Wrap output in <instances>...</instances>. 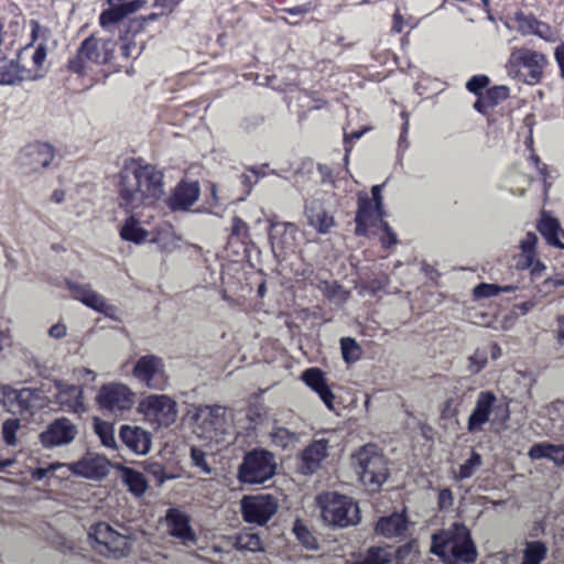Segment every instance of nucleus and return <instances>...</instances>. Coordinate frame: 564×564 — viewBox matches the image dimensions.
<instances>
[{
  "label": "nucleus",
  "instance_id": "f257e3e1",
  "mask_svg": "<svg viewBox=\"0 0 564 564\" xmlns=\"http://www.w3.org/2000/svg\"><path fill=\"white\" fill-rule=\"evenodd\" d=\"M163 174L154 166L130 161L119 174V206L123 209L153 210L164 196Z\"/></svg>",
  "mask_w": 564,
  "mask_h": 564
},
{
  "label": "nucleus",
  "instance_id": "f03ea898",
  "mask_svg": "<svg viewBox=\"0 0 564 564\" xmlns=\"http://www.w3.org/2000/svg\"><path fill=\"white\" fill-rule=\"evenodd\" d=\"M193 432L207 446L228 442L231 420L223 406H202L193 415Z\"/></svg>",
  "mask_w": 564,
  "mask_h": 564
},
{
  "label": "nucleus",
  "instance_id": "7ed1b4c3",
  "mask_svg": "<svg viewBox=\"0 0 564 564\" xmlns=\"http://www.w3.org/2000/svg\"><path fill=\"white\" fill-rule=\"evenodd\" d=\"M431 551L446 560L452 558L463 563H474L477 558V551L468 529L457 523L433 535Z\"/></svg>",
  "mask_w": 564,
  "mask_h": 564
},
{
  "label": "nucleus",
  "instance_id": "20e7f679",
  "mask_svg": "<svg viewBox=\"0 0 564 564\" xmlns=\"http://www.w3.org/2000/svg\"><path fill=\"white\" fill-rule=\"evenodd\" d=\"M87 540L96 553L106 557L119 560L132 551V538L128 530L118 531L107 522L91 524L87 531Z\"/></svg>",
  "mask_w": 564,
  "mask_h": 564
},
{
  "label": "nucleus",
  "instance_id": "39448f33",
  "mask_svg": "<svg viewBox=\"0 0 564 564\" xmlns=\"http://www.w3.org/2000/svg\"><path fill=\"white\" fill-rule=\"evenodd\" d=\"M31 26L33 41L41 42L36 46L28 45L18 53L15 62L20 82L40 79L47 72L45 41L50 36V31L42 28L37 21H32Z\"/></svg>",
  "mask_w": 564,
  "mask_h": 564
},
{
  "label": "nucleus",
  "instance_id": "423d86ee",
  "mask_svg": "<svg viewBox=\"0 0 564 564\" xmlns=\"http://www.w3.org/2000/svg\"><path fill=\"white\" fill-rule=\"evenodd\" d=\"M546 65L547 58L543 53L525 46H513L505 68L509 77L534 85L543 77Z\"/></svg>",
  "mask_w": 564,
  "mask_h": 564
},
{
  "label": "nucleus",
  "instance_id": "0eeeda50",
  "mask_svg": "<svg viewBox=\"0 0 564 564\" xmlns=\"http://www.w3.org/2000/svg\"><path fill=\"white\" fill-rule=\"evenodd\" d=\"M352 467L370 491L378 490L389 475L388 460L377 446L368 444L352 455Z\"/></svg>",
  "mask_w": 564,
  "mask_h": 564
},
{
  "label": "nucleus",
  "instance_id": "6e6552de",
  "mask_svg": "<svg viewBox=\"0 0 564 564\" xmlns=\"http://www.w3.org/2000/svg\"><path fill=\"white\" fill-rule=\"evenodd\" d=\"M323 522L329 527L346 528L360 521L359 507L349 497L324 492L316 498Z\"/></svg>",
  "mask_w": 564,
  "mask_h": 564
},
{
  "label": "nucleus",
  "instance_id": "1a4fd4ad",
  "mask_svg": "<svg viewBox=\"0 0 564 564\" xmlns=\"http://www.w3.org/2000/svg\"><path fill=\"white\" fill-rule=\"evenodd\" d=\"M142 421L152 430L166 429L176 422L177 402L164 393H151L142 398L137 406Z\"/></svg>",
  "mask_w": 564,
  "mask_h": 564
},
{
  "label": "nucleus",
  "instance_id": "9d476101",
  "mask_svg": "<svg viewBox=\"0 0 564 564\" xmlns=\"http://www.w3.org/2000/svg\"><path fill=\"white\" fill-rule=\"evenodd\" d=\"M113 40H104L90 36L86 39L77 51L76 56L69 61V68L78 74L97 65L108 63L115 53Z\"/></svg>",
  "mask_w": 564,
  "mask_h": 564
},
{
  "label": "nucleus",
  "instance_id": "9b49d317",
  "mask_svg": "<svg viewBox=\"0 0 564 564\" xmlns=\"http://www.w3.org/2000/svg\"><path fill=\"white\" fill-rule=\"evenodd\" d=\"M133 379L154 391H165L170 387L166 365L160 356L149 354L138 358L132 368Z\"/></svg>",
  "mask_w": 564,
  "mask_h": 564
},
{
  "label": "nucleus",
  "instance_id": "f8f14e48",
  "mask_svg": "<svg viewBox=\"0 0 564 564\" xmlns=\"http://www.w3.org/2000/svg\"><path fill=\"white\" fill-rule=\"evenodd\" d=\"M276 469L273 454L264 449L248 453L238 469V479L248 485L263 484L270 479Z\"/></svg>",
  "mask_w": 564,
  "mask_h": 564
},
{
  "label": "nucleus",
  "instance_id": "ddd939ff",
  "mask_svg": "<svg viewBox=\"0 0 564 564\" xmlns=\"http://www.w3.org/2000/svg\"><path fill=\"white\" fill-rule=\"evenodd\" d=\"M135 397V392L128 384L109 382L99 388L95 400L101 410L118 415L133 408Z\"/></svg>",
  "mask_w": 564,
  "mask_h": 564
},
{
  "label": "nucleus",
  "instance_id": "4468645a",
  "mask_svg": "<svg viewBox=\"0 0 564 564\" xmlns=\"http://www.w3.org/2000/svg\"><path fill=\"white\" fill-rule=\"evenodd\" d=\"M279 500L270 494L248 495L240 500L241 516L245 522L265 525L278 512Z\"/></svg>",
  "mask_w": 564,
  "mask_h": 564
},
{
  "label": "nucleus",
  "instance_id": "2eb2a0df",
  "mask_svg": "<svg viewBox=\"0 0 564 564\" xmlns=\"http://www.w3.org/2000/svg\"><path fill=\"white\" fill-rule=\"evenodd\" d=\"M126 218L119 227V237L138 246L148 243L151 230L148 228L154 218L152 210L124 209Z\"/></svg>",
  "mask_w": 564,
  "mask_h": 564
},
{
  "label": "nucleus",
  "instance_id": "dca6fc26",
  "mask_svg": "<svg viewBox=\"0 0 564 564\" xmlns=\"http://www.w3.org/2000/svg\"><path fill=\"white\" fill-rule=\"evenodd\" d=\"M383 188L382 185H375L371 188L372 199L371 203L366 196L359 195V207L356 216V234L366 235L368 232V223H379L380 226L388 230V224L383 220V197L381 195Z\"/></svg>",
  "mask_w": 564,
  "mask_h": 564
},
{
  "label": "nucleus",
  "instance_id": "f3484780",
  "mask_svg": "<svg viewBox=\"0 0 564 564\" xmlns=\"http://www.w3.org/2000/svg\"><path fill=\"white\" fill-rule=\"evenodd\" d=\"M54 155V150L50 144L34 142L19 151L15 162L24 174H35L50 166Z\"/></svg>",
  "mask_w": 564,
  "mask_h": 564
},
{
  "label": "nucleus",
  "instance_id": "a211bd4d",
  "mask_svg": "<svg viewBox=\"0 0 564 564\" xmlns=\"http://www.w3.org/2000/svg\"><path fill=\"white\" fill-rule=\"evenodd\" d=\"M110 466L111 464L106 457L95 453H87L77 462L65 464L63 476L66 477L68 474H74L86 479L99 480L108 475Z\"/></svg>",
  "mask_w": 564,
  "mask_h": 564
},
{
  "label": "nucleus",
  "instance_id": "6ab92c4d",
  "mask_svg": "<svg viewBox=\"0 0 564 564\" xmlns=\"http://www.w3.org/2000/svg\"><path fill=\"white\" fill-rule=\"evenodd\" d=\"M67 286L75 300L111 319L120 321L121 313L119 308L109 304L102 295L98 294L89 285L68 282Z\"/></svg>",
  "mask_w": 564,
  "mask_h": 564
},
{
  "label": "nucleus",
  "instance_id": "aec40b11",
  "mask_svg": "<svg viewBox=\"0 0 564 564\" xmlns=\"http://www.w3.org/2000/svg\"><path fill=\"white\" fill-rule=\"evenodd\" d=\"M77 434V426L69 419L58 417L40 434V442L45 448L64 446L70 444Z\"/></svg>",
  "mask_w": 564,
  "mask_h": 564
},
{
  "label": "nucleus",
  "instance_id": "412c9836",
  "mask_svg": "<svg viewBox=\"0 0 564 564\" xmlns=\"http://www.w3.org/2000/svg\"><path fill=\"white\" fill-rule=\"evenodd\" d=\"M498 410L497 398L492 392L482 391L478 394L475 406L468 417L467 430L471 433L479 432L491 420Z\"/></svg>",
  "mask_w": 564,
  "mask_h": 564
},
{
  "label": "nucleus",
  "instance_id": "4be33fe9",
  "mask_svg": "<svg viewBox=\"0 0 564 564\" xmlns=\"http://www.w3.org/2000/svg\"><path fill=\"white\" fill-rule=\"evenodd\" d=\"M329 441L319 438L312 442L299 455L297 470L302 475H312L318 470L328 456Z\"/></svg>",
  "mask_w": 564,
  "mask_h": 564
},
{
  "label": "nucleus",
  "instance_id": "5701e85b",
  "mask_svg": "<svg viewBox=\"0 0 564 564\" xmlns=\"http://www.w3.org/2000/svg\"><path fill=\"white\" fill-rule=\"evenodd\" d=\"M164 522L167 532L184 545L191 546L196 543V534L189 525V517L182 510L177 508L167 510Z\"/></svg>",
  "mask_w": 564,
  "mask_h": 564
},
{
  "label": "nucleus",
  "instance_id": "b1692460",
  "mask_svg": "<svg viewBox=\"0 0 564 564\" xmlns=\"http://www.w3.org/2000/svg\"><path fill=\"white\" fill-rule=\"evenodd\" d=\"M301 380L319 397L329 411H335V394L323 370L317 367L308 368L302 372Z\"/></svg>",
  "mask_w": 564,
  "mask_h": 564
},
{
  "label": "nucleus",
  "instance_id": "393cba45",
  "mask_svg": "<svg viewBox=\"0 0 564 564\" xmlns=\"http://www.w3.org/2000/svg\"><path fill=\"white\" fill-rule=\"evenodd\" d=\"M56 402L62 410L70 413H83L86 411L84 393L79 386L67 384L61 381L54 383Z\"/></svg>",
  "mask_w": 564,
  "mask_h": 564
},
{
  "label": "nucleus",
  "instance_id": "a878e982",
  "mask_svg": "<svg viewBox=\"0 0 564 564\" xmlns=\"http://www.w3.org/2000/svg\"><path fill=\"white\" fill-rule=\"evenodd\" d=\"M517 30L522 35H535L546 42H555L557 32L547 23L538 20L534 15L517 13L514 17Z\"/></svg>",
  "mask_w": 564,
  "mask_h": 564
},
{
  "label": "nucleus",
  "instance_id": "bb28decb",
  "mask_svg": "<svg viewBox=\"0 0 564 564\" xmlns=\"http://www.w3.org/2000/svg\"><path fill=\"white\" fill-rule=\"evenodd\" d=\"M119 436L123 444L137 455H145L152 447V435L141 426L122 425Z\"/></svg>",
  "mask_w": 564,
  "mask_h": 564
},
{
  "label": "nucleus",
  "instance_id": "cd10ccee",
  "mask_svg": "<svg viewBox=\"0 0 564 564\" xmlns=\"http://www.w3.org/2000/svg\"><path fill=\"white\" fill-rule=\"evenodd\" d=\"M538 230L549 245L562 250L564 249V230L555 217L543 212L538 224Z\"/></svg>",
  "mask_w": 564,
  "mask_h": 564
},
{
  "label": "nucleus",
  "instance_id": "c85d7f7f",
  "mask_svg": "<svg viewBox=\"0 0 564 564\" xmlns=\"http://www.w3.org/2000/svg\"><path fill=\"white\" fill-rule=\"evenodd\" d=\"M200 188L197 182H182L170 198L172 209H187L199 197Z\"/></svg>",
  "mask_w": 564,
  "mask_h": 564
},
{
  "label": "nucleus",
  "instance_id": "c756f323",
  "mask_svg": "<svg viewBox=\"0 0 564 564\" xmlns=\"http://www.w3.org/2000/svg\"><path fill=\"white\" fill-rule=\"evenodd\" d=\"M528 456L532 460L549 459L555 466H564V444L540 442L530 447Z\"/></svg>",
  "mask_w": 564,
  "mask_h": 564
},
{
  "label": "nucleus",
  "instance_id": "7c9ffc66",
  "mask_svg": "<svg viewBox=\"0 0 564 564\" xmlns=\"http://www.w3.org/2000/svg\"><path fill=\"white\" fill-rule=\"evenodd\" d=\"M409 529V521L403 513H393L381 518L376 527L378 534L392 539L403 536Z\"/></svg>",
  "mask_w": 564,
  "mask_h": 564
},
{
  "label": "nucleus",
  "instance_id": "2f4dec72",
  "mask_svg": "<svg viewBox=\"0 0 564 564\" xmlns=\"http://www.w3.org/2000/svg\"><path fill=\"white\" fill-rule=\"evenodd\" d=\"M306 217L308 224L319 234H327L335 226L334 216L317 202L307 205Z\"/></svg>",
  "mask_w": 564,
  "mask_h": 564
},
{
  "label": "nucleus",
  "instance_id": "473e14b6",
  "mask_svg": "<svg viewBox=\"0 0 564 564\" xmlns=\"http://www.w3.org/2000/svg\"><path fill=\"white\" fill-rule=\"evenodd\" d=\"M148 242L156 245L162 252H172L180 248V238L170 226H162L151 230Z\"/></svg>",
  "mask_w": 564,
  "mask_h": 564
},
{
  "label": "nucleus",
  "instance_id": "72a5a7b5",
  "mask_svg": "<svg viewBox=\"0 0 564 564\" xmlns=\"http://www.w3.org/2000/svg\"><path fill=\"white\" fill-rule=\"evenodd\" d=\"M50 404L48 398L42 389H22V414H34Z\"/></svg>",
  "mask_w": 564,
  "mask_h": 564
},
{
  "label": "nucleus",
  "instance_id": "f704fd0d",
  "mask_svg": "<svg viewBox=\"0 0 564 564\" xmlns=\"http://www.w3.org/2000/svg\"><path fill=\"white\" fill-rule=\"evenodd\" d=\"M117 469L120 470L121 479L130 492L141 496L147 491L148 482L141 473L121 465H118Z\"/></svg>",
  "mask_w": 564,
  "mask_h": 564
},
{
  "label": "nucleus",
  "instance_id": "c9c22d12",
  "mask_svg": "<svg viewBox=\"0 0 564 564\" xmlns=\"http://www.w3.org/2000/svg\"><path fill=\"white\" fill-rule=\"evenodd\" d=\"M538 237L533 232H527L519 242L520 256L517 268L520 269L527 263H532L536 254Z\"/></svg>",
  "mask_w": 564,
  "mask_h": 564
},
{
  "label": "nucleus",
  "instance_id": "e433bc0d",
  "mask_svg": "<svg viewBox=\"0 0 564 564\" xmlns=\"http://www.w3.org/2000/svg\"><path fill=\"white\" fill-rule=\"evenodd\" d=\"M269 435L271 443L282 449H292L299 443V435L282 426H273Z\"/></svg>",
  "mask_w": 564,
  "mask_h": 564
},
{
  "label": "nucleus",
  "instance_id": "4c0bfd02",
  "mask_svg": "<svg viewBox=\"0 0 564 564\" xmlns=\"http://www.w3.org/2000/svg\"><path fill=\"white\" fill-rule=\"evenodd\" d=\"M547 554L546 545L541 541L527 542L521 564H541Z\"/></svg>",
  "mask_w": 564,
  "mask_h": 564
},
{
  "label": "nucleus",
  "instance_id": "58836bf2",
  "mask_svg": "<svg viewBox=\"0 0 564 564\" xmlns=\"http://www.w3.org/2000/svg\"><path fill=\"white\" fill-rule=\"evenodd\" d=\"M0 402L9 412L22 414V389L17 390L11 387L1 388Z\"/></svg>",
  "mask_w": 564,
  "mask_h": 564
},
{
  "label": "nucleus",
  "instance_id": "ea45409f",
  "mask_svg": "<svg viewBox=\"0 0 564 564\" xmlns=\"http://www.w3.org/2000/svg\"><path fill=\"white\" fill-rule=\"evenodd\" d=\"M134 10L135 9L132 3L113 6L109 10H106L100 14V17H99L100 25L105 28L110 24L118 23L124 17L132 13Z\"/></svg>",
  "mask_w": 564,
  "mask_h": 564
},
{
  "label": "nucleus",
  "instance_id": "a19ab883",
  "mask_svg": "<svg viewBox=\"0 0 564 564\" xmlns=\"http://www.w3.org/2000/svg\"><path fill=\"white\" fill-rule=\"evenodd\" d=\"M94 431L98 435L104 446L109 448H116L117 442L115 436L113 424L106 422L99 417H94Z\"/></svg>",
  "mask_w": 564,
  "mask_h": 564
},
{
  "label": "nucleus",
  "instance_id": "79ce46f5",
  "mask_svg": "<svg viewBox=\"0 0 564 564\" xmlns=\"http://www.w3.org/2000/svg\"><path fill=\"white\" fill-rule=\"evenodd\" d=\"M235 546L241 551L263 552V542L259 534L242 532L236 536Z\"/></svg>",
  "mask_w": 564,
  "mask_h": 564
},
{
  "label": "nucleus",
  "instance_id": "37998d69",
  "mask_svg": "<svg viewBox=\"0 0 564 564\" xmlns=\"http://www.w3.org/2000/svg\"><path fill=\"white\" fill-rule=\"evenodd\" d=\"M394 558L390 546L371 547L359 564H388Z\"/></svg>",
  "mask_w": 564,
  "mask_h": 564
},
{
  "label": "nucleus",
  "instance_id": "c03bdc74",
  "mask_svg": "<svg viewBox=\"0 0 564 564\" xmlns=\"http://www.w3.org/2000/svg\"><path fill=\"white\" fill-rule=\"evenodd\" d=\"M20 83L15 59L0 58V85Z\"/></svg>",
  "mask_w": 564,
  "mask_h": 564
},
{
  "label": "nucleus",
  "instance_id": "a18cd8bd",
  "mask_svg": "<svg viewBox=\"0 0 564 564\" xmlns=\"http://www.w3.org/2000/svg\"><path fill=\"white\" fill-rule=\"evenodd\" d=\"M340 349L344 360L348 364L356 362L360 358L361 349L351 337L341 338Z\"/></svg>",
  "mask_w": 564,
  "mask_h": 564
},
{
  "label": "nucleus",
  "instance_id": "49530a36",
  "mask_svg": "<svg viewBox=\"0 0 564 564\" xmlns=\"http://www.w3.org/2000/svg\"><path fill=\"white\" fill-rule=\"evenodd\" d=\"M292 226L289 225H274L271 229L270 239L273 249L279 248L280 250H283L289 245L288 241H284L282 237L292 235Z\"/></svg>",
  "mask_w": 564,
  "mask_h": 564
},
{
  "label": "nucleus",
  "instance_id": "de8ad7c7",
  "mask_svg": "<svg viewBox=\"0 0 564 564\" xmlns=\"http://www.w3.org/2000/svg\"><path fill=\"white\" fill-rule=\"evenodd\" d=\"M481 463V456L473 452L470 457L460 465L457 474L458 478L465 479L471 477L474 473L480 467Z\"/></svg>",
  "mask_w": 564,
  "mask_h": 564
},
{
  "label": "nucleus",
  "instance_id": "09e8293b",
  "mask_svg": "<svg viewBox=\"0 0 564 564\" xmlns=\"http://www.w3.org/2000/svg\"><path fill=\"white\" fill-rule=\"evenodd\" d=\"M417 555V549L414 542L408 543L394 552L398 564H412Z\"/></svg>",
  "mask_w": 564,
  "mask_h": 564
},
{
  "label": "nucleus",
  "instance_id": "8fccbe9b",
  "mask_svg": "<svg viewBox=\"0 0 564 564\" xmlns=\"http://www.w3.org/2000/svg\"><path fill=\"white\" fill-rule=\"evenodd\" d=\"M19 429L20 421L18 419H9L4 421L2 434L7 445L14 446L17 444V432Z\"/></svg>",
  "mask_w": 564,
  "mask_h": 564
},
{
  "label": "nucleus",
  "instance_id": "3c124183",
  "mask_svg": "<svg viewBox=\"0 0 564 564\" xmlns=\"http://www.w3.org/2000/svg\"><path fill=\"white\" fill-rule=\"evenodd\" d=\"M293 532L296 535V538L307 547V549H314L315 547V539L308 531V529L300 521L296 520L293 525Z\"/></svg>",
  "mask_w": 564,
  "mask_h": 564
},
{
  "label": "nucleus",
  "instance_id": "603ef678",
  "mask_svg": "<svg viewBox=\"0 0 564 564\" xmlns=\"http://www.w3.org/2000/svg\"><path fill=\"white\" fill-rule=\"evenodd\" d=\"M121 41H122L121 54L124 57L128 58V57L133 56L134 54L138 55L140 53L141 46L137 45L133 35L126 34L124 36L121 37Z\"/></svg>",
  "mask_w": 564,
  "mask_h": 564
},
{
  "label": "nucleus",
  "instance_id": "864d4df0",
  "mask_svg": "<svg viewBox=\"0 0 564 564\" xmlns=\"http://www.w3.org/2000/svg\"><path fill=\"white\" fill-rule=\"evenodd\" d=\"M191 457H192L193 464L196 467H198L203 473H205L207 475L212 473V468L206 460V454L203 451H200L199 448H196V447H192Z\"/></svg>",
  "mask_w": 564,
  "mask_h": 564
},
{
  "label": "nucleus",
  "instance_id": "5fc2aeb1",
  "mask_svg": "<svg viewBox=\"0 0 564 564\" xmlns=\"http://www.w3.org/2000/svg\"><path fill=\"white\" fill-rule=\"evenodd\" d=\"M500 293V288L496 284L482 283L474 289V296L476 299H485L495 296Z\"/></svg>",
  "mask_w": 564,
  "mask_h": 564
},
{
  "label": "nucleus",
  "instance_id": "6e6d98bb",
  "mask_svg": "<svg viewBox=\"0 0 564 564\" xmlns=\"http://www.w3.org/2000/svg\"><path fill=\"white\" fill-rule=\"evenodd\" d=\"M56 470H63L65 473V464L63 463H53L48 465L46 468H36L31 471V476L35 480H42L45 478L50 473L56 471Z\"/></svg>",
  "mask_w": 564,
  "mask_h": 564
},
{
  "label": "nucleus",
  "instance_id": "4d7b16f0",
  "mask_svg": "<svg viewBox=\"0 0 564 564\" xmlns=\"http://www.w3.org/2000/svg\"><path fill=\"white\" fill-rule=\"evenodd\" d=\"M489 83V79L485 75H478L471 77L467 84L466 88L474 94H478L481 89H484Z\"/></svg>",
  "mask_w": 564,
  "mask_h": 564
},
{
  "label": "nucleus",
  "instance_id": "13d9d810",
  "mask_svg": "<svg viewBox=\"0 0 564 564\" xmlns=\"http://www.w3.org/2000/svg\"><path fill=\"white\" fill-rule=\"evenodd\" d=\"M378 230L384 231L387 235V237L382 238V243L384 246H390V245L395 243V237H394L393 232L391 231L390 227L388 226V230H387V229L382 228L379 223H376L372 225L370 223H368V232L366 235L376 232Z\"/></svg>",
  "mask_w": 564,
  "mask_h": 564
},
{
  "label": "nucleus",
  "instance_id": "bf43d9fd",
  "mask_svg": "<svg viewBox=\"0 0 564 564\" xmlns=\"http://www.w3.org/2000/svg\"><path fill=\"white\" fill-rule=\"evenodd\" d=\"M562 412H564V401L561 400L553 401L545 408V415L553 421L557 420Z\"/></svg>",
  "mask_w": 564,
  "mask_h": 564
},
{
  "label": "nucleus",
  "instance_id": "052dcab7",
  "mask_svg": "<svg viewBox=\"0 0 564 564\" xmlns=\"http://www.w3.org/2000/svg\"><path fill=\"white\" fill-rule=\"evenodd\" d=\"M470 366H469V369L471 372H479L486 365L487 362V358L484 354H480V352H475L471 357H470Z\"/></svg>",
  "mask_w": 564,
  "mask_h": 564
},
{
  "label": "nucleus",
  "instance_id": "680f3d73",
  "mask_svg": "<svg viewBox=\"0 0 564 564\" xmlns=\"http://www.w3.org/2000/svg\"><path fill=\"white\" fill-rule=\"evenodd\" d=\"M530 270L533 275L540 276L545 270L546 265L536 257L532 263H527L520 270Z\"/></svg>",
  "mask_w": 564,
  "mask_h": 564
},
{
  "label": "nucleus",
  "instance_id": "e2e57ef3",
  "mask_svg": "<svg viewBox=\"0 0 564 564\" xmlns=\"http://www.w3.org/2000/svg\"><path fill=\"white\" fill-rule=\"evenodd\" d=\"M76 378L84 383L94 382L97 378V375L91 369L80 367L75 370Z\"/></svg>",
  "mask_w": 564,
  "mask_h": 564
},
{
  "label": "nucleus",
  "instance_id": "0e129e2a",
  "mask_svg": "<svg viewBox=\"0 0 564 564\" xmlns=\"http://www.w3.org/2000/svg\"><path fill=\"white\" fill-rule=\"evenodd\" d=\"M554 290V284L547 278L538 286L535 296L541 301L549 296Z\"/></svg>",
  "mask_w": 564,
  "mask_h": 564
},
{
  "label": "nucleus",
  "instance_id": "69168bd1",
  "mask_svg": "<svg viewBox=\"0 0 564 564\" xmlns=\"http://www.w3.org/2000/svg\"><path fill=\"white\" fill-rule=\"evenodd\" d=\"M48 334L51 337L55 339L64 338L67 334V327L63 323H56L48 329Z\"/></svg>",
  "mask_w": 564,
  "mask_h": 564
},
{
  "label": "nucleus",
  "instance_id": "338daca9",
  "mask_svg": "<svg viewBox=\"0 0 564 564\" xmlns=\"http://www.w3.org/2000/svg\"><path fill=\"white\" fill-rule=\"evenodd\" d=\"M554 57L561 68L562 74L564 75V44L556 46Z\"/></svg>",
  "mask_w": 564,
  "mask_h": 564
},
{
  "label": "nucleus",
  "instance_id": "774afa93",
  "mask_svg": "<svg viewBox=\"0 0 564 564\" xmlns=\"http://www.w3.org/2000/svg\"><path fill=\"white\" fill-rule=\"evenodd\" d=\"M556 339L564 347V315L557 317Z\"/></svg>",
  "mask_w": 564,
  "mask_h": 564
}]
</instances>
